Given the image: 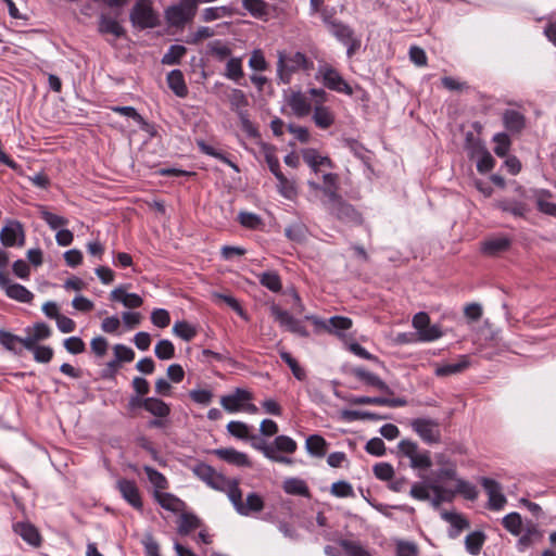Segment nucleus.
<instances>
[{"instance_id": "f257e3e1", "label": "nucleus", "mask_w": 556, "mask_h": 556, "mask_svg": "<svg viewBox=\"0 0 556 556\" xmlns=\"http://www.w3.org/2000/svg\"><path fill=\"white\" fill-rule=\"evenodd\" d=\"M313 68L314 62L300 51L290 54L283 51L278 52L277 75L283 84L290 83L293 73L299 71L308 73Z\"/></svg>"}, {"instance_id": "f03ea898", "label": "nucleus", "mask_w": 556, "mask_h": 556, "mask_svg": "<svg viewBox=\"0 0 556 556\" xmlns=\"http://www.w3.org/2000/svg\"><path fill=\"white\" fill-rule=\"evenodd\" d=\"M189 468L192 473L208 488L223 492L226 495H228L229 490H231L232 483L238 480L226 477L224 473L217 471L211 465L203 462H197Z\"/></svg>"}, {"instance_id": "7ed1b4c3", "label": "nucleus", "mask_w": 556, "mask_h": 556, "mask_svg": "<svg viewBox=\"0 0 556 556\" xmlns=\"http://www.w3.org/2000/svg\"><path fill=\"white\" fill-rule=\"evenodd\" d=\"M232 504L235 510L241 516H251L261 513L265 507V502L262 495L256 492H251L247 495L245 500L242 498V492L239 486V480L232 483L231 490L227 495Z\"/></svg>"}, {"instance_id": "20e7f679", "label": "nucleus", "mask_w": 556, "mask_h": 556, "mask_svg": "<svg viewBox=\"0 0 556 556\" xmlns=\"http://www.w3.org/2000/svg\"><path fill=\"white\" fill-rule=\"evenodd\" d=\"M397 456L408 458L413 469L427 470L432 466L430 452L421 450L417 442L408 439L399 442Z\"/></svg>"}, {"instance_id": "39448f33", "label": "nucleus", "mask_w": 556, "mask_h": 556, "mask_svg": "<svg viewBox=\"0 0 556 556\" xmlns=\"http://www.w3.org/2000/svg\"><path fill=\"white\" fill-rule=\"evenodd\" d=\"M309 190L314 193L320 192L323 197L320 202L325 208L338 201L342 195L340 194L339 176L334 173H327L323 175V184L313 180L307 181Z\"/></svg>"}, {"instance_id": "423d86ee", "label": "nucleus", "mask_w": 556, "mask_h": 556, "mask_svg": "<svg viewBox=\"0 0 556 556\" xmlns=\"http://www.w3.org/2000/svg\"><path fill=\"white\" fill-rule=\"evenodd\" d=\"M129 20L139 29L154 28L160 22L151 0H137L130 10Z\"/></svg>"}, {"instance_id": "0eeeda50", "label": "nucleus", "mask_w": 556, "mask_h": 556, "mask_svg": "<svg viewBox=\"0 0 556 556\" xmlns=\"http://www.w3.org/2000/svg\"><path fill=\"white\" fill-rule=\"evenodd\" d=\"M197 10L198 0H181L165 10V18L172 27L182 28L194 18Z\"/></svg>"}, {"instance_id": "6e6552de", "label": "nucleus", "mask_w": 556, "mask_h": 556, "mask_svg": "<svg viewBox=\"0 0 556 556\" xmlns=\"http://www.w3.org/2000/svg\"><path fill=\"white\" fill-rule=\"evenodd\" d=\"M304 319L313 324L316 333L325 331L338 337H343V332L353 325L352 319L344 316H332L329 319H323L316 315H305Z\"/></svg>"}, {"instance_id": "1a4fd4ad", "label": "nucleus", "mask_w": 556, "mask_h": 556, "mask_svg": "<svg viewBox=\"0 0 556 556\" xmlns=\"http://www.w3.org/2000/svg\"><path fill=\"white\" fill-rule=\"evenodd\" d=\"M318 74L321 78L323 85L329 90L343 93L346 96L353 94V88L342 77L338 70L329 64L319 66Z\"/></svg>"}, {"instance_id": "9d476101", "label": "nucleus", "mask_w": 556, "mask_h": 556, "mask_svg": "<svg viewBox=\"0 0 556 556\" xmlns=\"http://www.w3.org/2000/svg\"><path fill=\"white\" fill-rule=\"evenodd\" d=\"M270 314L286 330L301 338H308L309 332L303 325V321L293 317L288 311L282 309L279 305L270 306Z\"/></svg>"}, {"instance_id": "9b49d317", "label": "nucleus", "mask_w": 556, "mask_h": 556, "mask_svg": "<svg viewBox=\"0 0 556 556\" xmlns=\"http://www.w3.org/2000/svg\"><path fill=\"white\" fill-rule=\"evenodd\" d=\"M326 210L330 215L334 216L342 223L353 225L363 224L362 214L351 203L346 202L342 197L338 201L329 205Z\"/></svg>"}, {"instance_id": "f8f14e48", "label": "nucleus", "mask_w": 556, "mask_h": 556, "mask_svg": "<svg viewBox=\"0 0 556 556\" xmlns=\"http://www.w3.org/2000/svg\"><path fill=\"white\" fill-rule=\"evenodd\" d=\"M412 429L427 444H435L441 441L439 422L430 418H416L410 422Z\"/></svg>"}, {"instance_id": "ddd939ff", "label": "nucleus", "mask_w": 556, "mask_h": 556, "mask_svg": "<svg viewBox=\"0 0 556 556\" xmlns=\"http://www.w3.org/2000/svg\"><path fill=\"white\" fill-rule=\"evenodd\" d=\"M479 481L489 498L488 508L495 511L503 509L507 500L503 494L502 485L496 480L488 477H481Z\"/></svg>"}, {"instance_id": "4468645a", "label": "nucleus", "mask_w": 556, "mask_h": 556, "mask_svg": "<svg viewBox=\"0 0 556 556\" xmlns=\"http://www.w3.org/2000/svg\"><path fill=\"white\" fill-rule=\"evenodd\" d=\"M0 289L9 299L20 303H31L34 293L24 286L11 281L7 274L0 270Z\"/></svg>"}, {"instance_id": "2eb2a0df", "label": "nucleus", "mask_w": 556, "mask_h": 556, "mask_svg": "<svg viewBox=\"0 0 556 556\" xmlns=\"http://www.w3.org/2000/svg\"><path fill=\"white\" fill-rule=\"evenodd\" d=\"M116 489L122 497L136 510L141 511L143 508L142 497L135 480L118 479Z\"/></svg>"}, {"instance_id": "dca6fc26", "label": "nucleus", "mask_w": 556, "mask_h": 556, "mask_svg": "<svg viewBox=\"0 0 556 556\" xmlns=\"http://www.w3.org/2000/svg\"><path fill=\"white\" fill-rule=\"evenodd\" d=\"M0 241L4 247H22L25 235L22 224L17 220H9L0 231Z\"/></svg>"}, {"instance_id": "f3484780", "label": "nucleus", "mask_w": 556, "mask_h": 556, "mask_svg": "<svg viewBox=\"0 0 556 556\" xmlns=\"http://www.w3.org/2000/svg\"><path fill=\"white\" fill-rule=\"evenodd\" d=\"M253 399L252 393L245 389L237 388L233 393L220 397V405L228 413L242 410L243 404Z\"/></svg>"}, {"instance_id": "a211bd4d", "label": "nucleus", "mask_w": 556, "mask_h": 556, "mask_svg": "<svg viewBox=\"0 0 556 556\" xmlns=\"http://www.w3.org/2000/svg\"><path fill=\"white\" fill-rule=\"evenodd\" d=\"M353 405H378L388 407H403L406 406L407 401L404 397H384V396H365L357 395L350 399Z\"/></svg>"}, {"instance_id": "6ab92c4d", "label": "nucleus", "mask_w": 556, "mask_h": 556, "mask_svg": "<svg viewBox=\"0 0 556 556\" xmlns=\"http://www.w3.org/2000/svg\"><path fill=\"white\" fill-rule=\"evenodd\" d=\"M219 459L235 465L237 467H251L252 464L248 455L243 452H239L232 447H220L212 451Z\"/></svg>"}, {"instance_id": "aec40b11", "label": "nucleus", "mask_w": 556, "mask_h": 556, "mask_svg": "<svg viewBox=\"0 0 556 556\" xmlns=\"http://www.w3.org/2000/svg\"><path fill=\"white\" fill-rule=\"evenodd\" d=\"M511 238L508 236H494L481 243V251L489 256H496L507 251L511 245Z\"/></svg>"}, {"instance_id": "412c9836", "label": "nucleus", "mask_w": 556, "mask_h": 556, "mask_svg": "<svg viewBox=\"0 0 556 556\" xmlns=\"http://www.w3.org/2000/svg\"><path fill=\"white\" fill-rule=\"evenodd\" d=\"M13 530L29 545L34 547H39L41 545V535L33 523L28 521H20L13 525Z\"/></svg>"}, {"instance_id": "4be33fe9", "label": "nucleus", "mask_w": 556, "mask_h": 556, "mask_svg": "<svg viewBox=\"0 0 556 556\" xmlns=\"http://www.w3.org/2000/svg\"><path fill=\"white\" fill-rule=\"evenodd\" d=\"M98 33L101 35H113L115 38H121L125 35V28L116 20L106 13H101L98 20Z\"/></svg>"}, {"instance_id": "5701e85b", "label": "nucleus", "mask_w": 556, "mask_h": 556, "mask_svg": "<svg viewBox=\"0 0 556 556\" xmlns=\"http://www.w3.org/2000/svg\"><path fill=\"white\" fill-rule=\"evenodd\" d=\"M303 161L309 166V168L317 174L321 166L333 167V163L328 156L320 155L319 152L314 148H306L301 150Z\"/></svg>"}, {"instance_id": "b1692460", "label": "nucleus", "mask_w": 556, "mask_h": 556, "mask_svg": "<svg viewBox=\"0 0 556 556\" xmlns=\"http://www.w3.org/2000/svg\"><path fill=\"white\" fill-rule=\"evenodd\" d=\"M470 366L468 355H459L456 362L437 365L434 374L437 377H447L465 371Z\"/></svg>"}, {"instance_id": "393cba45", "label": "nucleus", "mask_w": 556, "mask_h": 556, "mask_svg": "<svg viewBox=\"0 0 556 556\" xmlns=\"http://www.w3.org/2000/svg\"><path fill=\"white\" fill-rule=\"evenodd\" d=\"M288 105L296 117L307 116L312 110L311 100L301 91H294L290 94Z\"/></svg>"}, {"instance_id": "a878e982", "label": "nucleus", "mask_w": 556, "mask_h": 556, "mask_svg": "<svg viewBox=\"0 0 556 556\" xmlns=\"http://www.w3.org/2000/svg\"><path fill=\"white\" fill-rule=\"evenodd\" d=\"M471 157L477 160V169L481 174L491 172L495 165V160L491 153L480 143L472 147Z\"/></svg>"}, {"instance_id": "bb28decb", "label": "nucleus", "mask_w": 556, "mask_h": 556, "mask_svg": "<svg viewBox=\"0 0 556 556\" xmlns=\"http://www.w3.org/2000/svg\"><path fill=\"white\" fill-rule=\"evenodd\" d=\"M353 374L357 379H359L364 383L375 387L387 394H393L391 388L376 374L368 371L367 369L362 367L354 368Z\"/></svg>"}, {"instance_id": "cd10ccee", "label": "nucleus", "mask_w": 556, "mask_h": 556, "mask_svg": "<svg viewBox=\"0 0 556 556\" xmlns=\"http://www.w3.org/2000/svg\"><path fill=\"white\" fill-rule=\"evenodd\" d=\"M110 299L115 302H121L125 307L138 308L142 305L143 300L137 293H127L123 286H119L111 291Z\"/></svg>"}, {"instance_id": "c85d7f7f", "label": "nucleus", "mask_w": 556, "mask_h": 556, "mask_svg": "<svg viewBox=\"0 0 556 556\" xmlns=\"http://www.w3.org/2000/svg\"><path fill=\"white\" fill-rule=\"evenodd\" d=\"M502 121L504 124V127L509 132H520L526 127V117L525 115L513 109L505 110L502 115Z\"/></svg>"}, {"instance_id": "c756f323", "label": "nucleus", "mask_w": 556, "mask_h": 556, "mask_svg": "<svg viewBox=\"0 0 556 556\" xmlns=\"http://www.w3.org/2000/svg\"><path fill=\"white\" fill-rule=\"evenodd\" d=\"M153 497L162 508L168 511L177 513L185 507V502L172 493L153 492Z\"/></svg>"}, {"instance_id": "7c9ffc66", "label": "nucleus", "mask_w": 556, "mask_h": 556, "mask_svg": "<svg viewBox=\"0 0 556 556\" xmlns=\"http://www.w3.org/2000/svg\"><path fill=\"white\" fill-rule=\"evenodd\" d=\"M140 404L154 417L167 418L170 414L169 405L157 397H146L141 401Z\"/></svg>"}, {"instance_id": "2f4dec72", "label": "nucleus", "mask_w": 556, "mask_h": 556, "mask_svg": "<svg viewBox=\"0 0 556 556\" xmlns=\"http://www.w3.org/2000/svg\"><path fill=\"white\" fill-rule=\"evenodd\" d=\"M167 85L169 89L179 98L188 96V87L184 74L180 70H173L167 74Z\"/></svg>"}, {"instance_id": "473e14b6", "label": "nucleus", "mask_w": 556, "mask_h": 556, "mask_svg": "<svg viewBox=\"0 0 556 556\" xmlns=\"http://www.w3.org/2000/svg\"><path fill=\"white\" fill-rule=\"evenodd\" d=\"M305 448L309 455L323 458L327 454L328 442L319 434H311L305 441Z\"/></svg>"}, {"instance_id": "72a5a7b5", "label": "nucleus", "mask_w": 556, "mask_h": 556, "mask_svg": "<svg viewBox=\"0 0 556 556\" xmlns=\"http://www.w3.org/2000/svg\"><path fill=\"white\" fill-rule=\"evenodd\" d=\"M494 206L503 212L510 213L515 217H523L528 211L526 203L513 199L497 200Z\"/></svg>"}, {"instance_id": "f704fd0d", "label": "nucleus", "mask_w": 556, "mask_h": 556, "mask_svg": "<svg viewBox=\"0 0 556 556\" xmlns=\"http://www.w3.org/2000/svg\"><path fill=\"white\" fill-rule=\"evenodd\" d=\"M442 518L450 522L453 528L448 533L452 539L458 536L463 530L469 528V521L460 514L444 511L442 513Z\"/></svg>"}, {"instance_id": "c9c22d12", "label": "nucleus", "mask_w": 556, "mask_h": 556, "mask_svg": "<svg viewBox=\"0 0 556 556\" xmlns=\"http://www.w3.org/2000/svg\"><path fill=\"white\" fill-rule=\"evenodd\" d=\"M313 121L318 128L327 129L334 123V114L328 106L316 104Z\"/></svg>"}, {"instance_id": "e433bc0d", "label": "nucleus", "mask_w": 556, "mask_h": 556, "mask_svg": "<svg viewBox=\"0 0 556 556\" xmlns=\"http://www.w3.org/2000/svg\"><path fill=\"white\" fill-rule=\"evenodd\" d=\"M328 28L332 36H334L341 43H346L355 37L353 29L339 21L328 22Z\"/></svg>"}, {"instance_id": "4c0bfd02", "label": "nucleus", "mask_w": 556, "mask_h": 556, "mask_svg": "<svg viewBox=\"0 0 556 556\" xmlns=\"http://www.w3.org/2000/svg\"><path fill=\"white\" fill-rule=\"evenodd\" d=\"M308 229L302 220H295L285 229V236L293 242L301 243L307 238Z\"/></svg>"}, {"instance_id": "58836bf2", "label": "nucleus", "mask_w": 556, "mask_h": 556, "mask_svg": "<svg viewBox=\"0 0 556 556\" xmlns=\"http://www.w3.org/2000/svg\"><path fill=\"white\" fill-rule=\"evenodd\" d=\"M224 76L232 81L239 83L244 76L242 68V58H229L226 63Z\"/></svg>"}, {"instance_id": "ea45409f", "label": "nucleus", "mask_w": 556, "mask_h": 556, "mask_svg": "<svg viewBox=\"0 0 556 556\" xmlns=\"http://www.w3.org/2000/svg\"><path fill=\"white\" fill-rule=\"evenodd\" d=\"M242 5L253 17L267 20L269 5L264 0H242Z\"/></svg>"}, {"instance_id": "a19ab883", "label": "nucleus", "mask_w": 556, "mask_h": 556, "mask_svg": "<svg viewBox=\"0 0 556 556\" xmlns=\"http://www.w3.org/2000/svg\"><path fill=\"white\" fill-rule=\"evenodd\" d=\"M283 491L287 494L309 496V489L306 482L300 478H288L283 481Z\"/></svg>"}, {"instance_id": "79ce46f5", "label": "nucleus", "mask_w": 556, "mask_h": 556, "mask_svg": "<svg viewBox=\"0 0 556 556\" xmlns=\"http://www.w3.org/2000/svg\"><path fill=\"white\" fill-rule=\"evenodd\" d=\"M143 471L149 482L153 485L154 492H163L168 489V480L162 472L151 466H144Z\"/></svg>"}, {"instance_id": "37998d69", "label": "nucleus", "mask_w": 556, "mask_h": 556, "mask_svg": "<svg viewBox=\"0 0 556 556\" xmlns=\"http://www.w3.org/2000/svg\"><path fill=\"white\" fill-rule=\"evenodd\" d=\"M230 109L239 115L247 112L245 108L249 105L247 96L241 89L233 88L228 94Z\"/></svg>"}, {"instance_id": "c03bdc74", "label": "nucleus", "mask_w": 556, "mask_h": 556, "mask_svg": "<svg viewBox=\"0 0 556 556\" xmlns=\"http://www.w3.org/2000/svg\"><path fill=\"white\" fill-rule=\"evenodd\" d=\"M173 333L185 341H191L198 334V327L186 320H177L173 326Z\"/></svg>"}, {"instance_id": "a18cd8bd", "label": "nucleus", "mask_w": 556, "mask_h": 556, "mask_svg": "<svg viewBox=\"0 0 556 556\" xmlns=\"http://www.w3.org/2000/svg\"><path fill=\"white\" fill-rule=\"evenodd\" d=\"M338 544L348 556H372L358 541L342 539Z\"/></svg>"}, {"instance_id": "49530a36", "label": "nucleus", "mask_w": 556, "mask_h": 556, "mask_svg": "<svg viewBox=\"0 0 556 556\" xmlns=\"http://www.w3.org/2000/svg\"><path fill=\"white\" fill-rule=\"evenodd\" d=\"M484 540H485V535L481 531H475V532L469 533L465 538L466 551L470 555H473V556L478 555L482 548Z\"/></svg>"}, {"instance_id": "de8ad7c7", "label": "nucleus", "mask_w": 556, "mask_h": 556, "mask_svg": "<svg viewBox=\"0 0 556 556\" xmlns=\"http://www.w3.org/2000/svg\"><path fill=\"white\" fill-rule=\"evenodd\" d=\"M207 50L217 61L223 62L231 58L230 47L222 40H213L207 45Z\"/></svg>"}, {"instance_id": "09e8293b", "label": "nucleus", "mask_w": 556, "mask_h": 556, "mask_svg": "<svg viewBox=\"0 0 556 556\" xmlns=\"http://www.w3.org/2000/svg\"><path fill=\"white\" fill-rule=\"evenodd\" d=\"M232 9L230 7L222 5V7H211L206 8L202 11V21L203 22H213L215 20L231 16Z\"/></svg>"}, {"instance_id": "8fccbe9b", "label": "nucleus", "mask_w": 556, "mask_h": 556, "mask_svg": "<svg viewBox=\"0 0 556 556\" xmlns=\"http://www.w3.org/2000/svg\"><path fill=\"white\" fill-rule=\"evenodd\" d=\"M260 283L271 292H279L282 289L281 278L274 270L265 271L260 275Z\"/></svg>"}, {"instance_id": "3c124183", "label": "nucleus", "mask_w": 556, "mask_h": 556, "mask_svg": "<svg viewBox=\"0 0 556 556\" xmlns=\"http://www.w3.org/2000/svg\"><path fill=\"white\" fill-rule=\"evenodd\" d=\"M39 215L53 230H56L68 223L65 217L49 212L43 205L39 206Z\"/></svg>"}, {"instance_id": "603ef678", "label": "nucleus", "mask_w": 556, "mask_h": 556, "mask_svg": "<svg viewBox=\"0 0 556 556\" xmlns=\"http://www.w3.org/2000/svg\"><path fill=\"white\" fill-rule=\"evenodd\" d=\"M201 520L193 514L185 513L179 518L178 532L181 535L188 534L190 531L199 528Z\"/></svg>"}, {"instance_id": "864d4df0", "label": "nucleus", "mask_w": 556, "mask_h": 556, "mask_svg": "<svg viewBox=\"0 0 556 556\" xmlns=\"http://www.w3.org/2000/svg\"><path fill=\"white\" fill-rule=\"evenodd\" d=\"M455 491L459 493L464 498L468 501H476L478 498L479 492L475 484L460 478L455 479Z\"/></svg>"}, {"instance_id": "5fc2aeb1", "label": "nucleus", "mask_w": 556, "mask_h": 556, "mask_svg": "<svg viewBox=\"0 0 556 556\" xmlns=\"http://www.w3.org/2000/svg\"><path fill=\"white\" fill-rule=\"evenodd\" d=\"M503 527L513 535H519L522 531V519L518 513H510L502 519Z\"/></svg>"}, {"instance_id": "6e6d98bb", "label": "nucleus", "mask_w": 556, "mask_h": 556, "mask_svg": "<svg viewBox=\"0 0 556 556\" xmlns=\"http://www.w3.org/2000/svg\"><path fill=\"white\" fill-rule=\"evenodd\" d=\"M271 446L276 453L283 452L288 454H293L298 448L296 442L288 435H277Z\"/></svg>"}, {"instance_id": "4d7b16f0", "label": "nucleus", "mask_w": 556, "mask_h": 556, "mask_svg": "<svg viewBox=\"0 0 556 556\" xmlns=\"http://www.w3.org/2000/svg\"><path fill=\"white\" fill-rule=\"evenodd\" d=\"M493 141L495 143L494 153L500 157L506 156L511 144L509 136L506 132H498L493 136Z\"/></svg>"}, {"instance_id": "13d9d810", "label": "nucleus", "mask_w": 556, "mask_h": 556, "mask_svg": "<svg viewBox=\"0 0 556 556\" xmlns=\"http://www.w3.org/2000/svg\"><path fill=\"white\" fill-rule=\"evenodd\" d=\"M187 49L180 45H173L168 48L167 52L162 59L163 64L175 65L180 62V59L186 54Z\"/></svg>"}, {"instance_id": "bf43d9fd", "label": "nucleus", "mask_w": 556, "mask_h": 556, "mask_svg": "<svg viewBox=\"0 0 556 556\" xmlns=\"http://www.w3.org/2000/svg\"><path fill=\"white\" fill-rule=\"evenodd\" d=\"M154 353L159 359H170L175 356V346L172 341L162 339L156 343Z\"/></svg>"}, {"instance_id": "052dcab7", "label": "nucleus", "mask_w": 556, "mask_h": 556, "mask_svg": "<svg viewBox=\"0 0 556 556\" xmlns=\"http://www.w3.org/2000/svg\"><path fill=\"white\" fill-rule=\"evenodd\" d=\"M343 417L346 420H381L384 416L368 410H344Z\"/></svg>"}, {"instance_id": "680f3d73", "label": "nucleus", "mask_w": 556, "mask_h": 556, "mask_svg": "<svg viewBox=\"0 0 556 556\" xmlns=\"http://www.w3.org/2000/svg\"><path fill=\"white\" fill-rule=\"evenodd\" d=\"M238 220L241 226L248 229H258L263 225L261 216L251 212H240L238 214Z\"/></svg>"}, {"instance_id": "e2e57ef3", "label": "nucleus", "mask_w": 556, "mask_h": 556, "mask_svg": "<svg viewBox=\"0 0 556 556\" xmlns=\"http://www.w3.org/2000/svg\"><path fill=\"white\" fill-rule=\"evenodd\" d=\"M255 447L258 451H261L266 458H268L273 462L281 463V464H286V465L293 464L292 458L277 454L275 452V448L271 445L263 443L260 445H255Z\"/></svg>"}, {"instance_id": "0e129e2a", "label": "nucleus", "mask_w": 556, "mask_h": 556, "mask_svg": "<svg viewBox=\"0 0 556 556\" xmlns=\"http://www.w3.org/2000/svg\"><path fill=\"white\" fill-rule=\"evenodd\" d=\"M112 112L118 113L126 117L134 119L137 124H139L142 128L148 125L146 119L137 112L134 106H110Z\"/></svg>"}, {"instance_id": "69168bd1", "label": "nucleus", "mask_w": 556, "mask_h": 556, "mask_svg": "<svg viewBox=\"0 0 556 556\" xmlns=\"http://www.w3.org/2000/svg\"><path fill=\"white\" fill-rule=\"evenodd\" d=\"M419 553L418 545L410 541L397 540L395 542L396 556H417Z\"/></svg>"}, {"instance_id": "338daca9", "label": "nucleus", "mask_w": 556, "mask_h": 556, "mask_svg": "<svg viewBox=\"0 0 556 556\" xmlns=\"http://www.w3.org/2000/svg\"><path fill=\"white\" fill-rule=\"evenodd\" d=\"M21 337L5 330H0V343L9 351L18 353Z\"/></svg>"}, {"instance_id": "774afa93", "label": "nucleus", "mask_w": 556, "mask_h": 556, "mask_svg": "<svg viewBox=\"0 0 556 556\" xmlns=\"http://www.w3.org/2000/svg\"><path fill=\"white\" fill-rule=\"evenodd\" d=\"M374 475L381 481H391L394 477V468L390 463H378L372 468Z\"/></svg>"}]
</instances>
